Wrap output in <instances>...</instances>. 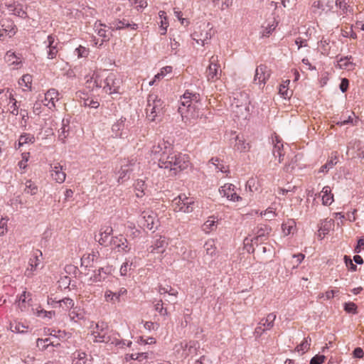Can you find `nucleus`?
<instances>
[{"label":"nucleus","mask_w":364,"mask_h":364,"mask_svg":"<svg viewBox=\"0 0 364 364\" xmlns=\"http://www.w3.org/2000/svg\"><path fill=\"white\" fill-rule=\"evenodd\" d=\"M58 95L59 93L58 90H56L54 88L50 89L47 91V92L45 94V101H48V103H51V105L53 107L55 106V100H58ZM49 104H47L48 106Z\"/></svg>","instance_id":"bb28decb"},{"label":"nucleus","mask_w":364,"mask_h":364,"mask_svg":"<svg viewBox=\"0 0 364 364\" xmlns=\"http://www.w3.org/2000/svg\"><path fill=\"white\" fill-rule=\"evenodd\" d=\"M132 262L129 263V259H126V261L122 264L120 267V274L121 276H126L127 274L128 270L131 269V266Z\"/></svg>","instance_id":"603ef678"},{"label":"nucleus","mask_w":364,"mask_h":364,"mask_svg":"<svg viewBox=\"0 0 364 364\" xmlns=\"http://www.w3.org/2000/svg\"><path fill=\"white\" fill-rule=\"evenodd\" d=\"M42 257V252L39 250H36L33 252L32 257L29 259V268L26 271V274L28 277L32 275L33 271H35L41 263L40 257Z\"/></svg>","instance_id":"2eb2a0df"},{"label":"nucleus","mask_w":364,"mask_h":364,"mask_svg":"<svg viewBox=\"0 0 364 364\" xmlns=\"http://www.w3.org/2000/svg\"><path fill=\"white\" fill-rule=\"evenodd\" d=\"M35 142V137L33 135L28 133H23L18 139V148L26 144H33Z\"/></svg>","instance_id":"2f4dec72"},{"label":"nucleus","mask_w":364,"mask_h":364,"mask_svg":"<svg viewBox=\"0 0 364 364\" xmlns=\"http://www.w3.org/2000/svg\"><path fill=\"white\" fill-rule=\"evenodd\" d=\"M210 360L205 355H202L198 360L196 361V364H211Z\"/></svg>","instance_id":"774afa93"},{"label":"nucleus","mask_w":364,"mask_h":364,"mask_svg":"<svg viewBox=\"0 0 364 364\" xmlns=\"http://www.w3.org/2000/svg\"><path fill=\"white\" fill-rule=\"evenodd\" d=\"M194 203L193 198L187 197L186 194H180L172 200V206L175 211L189 213L194 209Z\"/></svg>","instance_id":"423d86ee"},{"label":"nucleus","mask_w":364,"mask_h":364,"mask_svg":"<svg viewBox=\"0 0 364 364\" xmlns=\"http://www.w3.org/2000/svg\"><path fill=\"white\" fill-rule=\"evenodd\" d=\"M50 172L52 178L58 183H62L65 181L66 174L63 171V166L58 164L50 165Z\"/></svg>","instance_id":"dca6fc26"},{"label":"nucleus","mask_w":364,"mask_h":364,"mask_svg":"<svg viewBox=\"0 0 364 364\" xmlns=\"http://www.w3.org/2000/svg\"><path fill=\"white\" fill-rule=\"evenodd\" d=\"M31 300V294L23 291L18 299V306L21 311H24L27 306L26 303Z\"/></svg>","instance_id":"cd10ccee"},{"label":"nucleus","mask_w":364,"mask_h":364,"mask_svg":"<svg viewBox=\"0 0 364 364\" xmlns=\"http://www.w3.org/2000/svg\"><path fill=\"white\" fill-rule=\"evenodd\" d=\"M290 81L287 80L279 85V93L284 99H289L292 95V91L289 90L288 85Z\"/></svg>","instance_id":"c756f323"},{"label":"nucleus","mask_w":364,"mask_h":364,"mask_svg":"<svg viewBox=\"0 0 364 364\" xmlns=\"http://www.w3.org/2000/svg\"><path fill=\"white\" fill-rule=\"evenodd\" d=\"M113 270L112 266L109 265L100 267L94 271V274L90 277V280L95 283L104 282L109 275L112 274Z\"/></svg>","instance_id":"9b49d317"},{"label":"nucleus","mask_w":364,"mask_h":364,"mask_svg":"<svg viewBox=\"0 0 364 364\" xmlns=\"http://www.w3.org/2000/svg\"><path fill=\"white\" fill-rule=\"evenodd\" d=\"M239 95L241 97L242 102L240 104L239 103V99H238L239 96H238V95H237V97H234V100L236 101L235 102L236 106L240 107V106L244 105V106L247 107L249 104L247 94L245 92H240Z\"/></svg>","instance_id":"ea45409f"},{"label":"nucleus","mask_w":364,"mask_h":364,"mask_svg":"<svg viewBox=\"0 0 364 364\" xmlns=\"http://www.w3.org/2000/svg\"><path fill=\"white\" fill-rule=\"evenodd\" d=\"M112 246H114L119 252L127 253L131 250V245L122 235L114 236Z\"/></svg>","instance_id":"f8f14e48"},{"label":"nucleus","mask_w":364,"mask_h":364,"mask_svg":"<svg viewBox=\"0 0 364 364\" xmlns=\"http://www.w3.org/2000/svg\"><path fill=\"white\" fill-rule=\"evenodd\" d=\"M145 186H146L145 182H144V181H143L141 179H138L134 184L136 191H139V192L140 191L141 193H144Z\"/></svg>","instance_id":"bf43d9fd"},{"label":"nucleus","mask_w":364,"mask_h":364,"mask_svg":"<svg viewBox=\"0 0 364 364\" xmlns=\"http://www.w3.org/2000/svg\"><path fill=\"white\" fill-rule=\"evenodd\" d=\"M150 151L151 155L159 158L158 165L160 168H168L174 174L186 169L190 165L188 156L173 151L172 144L168 141H159L151 147Z\"/></svg>","instance_id":"f257e3e1"},{"label":"nucleus","mask_w":364,"mask_h":364,"mask_svg":"<svg viewBox=\"0 0 364 364\" xmlns=\"http://www.w3.org/2000/svg\"><path fill=\"white\" fill-rule=\"evenodd\" d=\"M113 229L110 225L102 226L100 230L99 239L96 240L98 243L104 247L112 245V240L114 236H112Z\"/></svg>","instance_id":"6e6552de"},{"label":"nucleus","mask_w":364,"mask_h":364,"mask_svg":"<svg viewBox=\"0 0 364 364\" xmlns=\"http://www.w3.org/2000/svg\"><path fill=\"white\" fill-rule=\"evenodd\" d=\"M50 345L53 346V342L50 341V338H38L37 339V346L38 347H42L43 349L47 348Z\"/></svg>","instance_id":"864d4df0"},{"label":"nucleus","mask_w":364,"mask_h":364,"mask_svg":"<svg viewBox=\"0 0 364 364\" xmlns=\"http://www.w3.org/2000/svg\"><path fill=\"white\" fill-rule=\"evenodd\" d=\"M69 128L70 127L68 125V122H67V123L65 124V121L63 119L62 122V127L59 130V135H58L59 139L61 140L63 142L65 141V139L68 136Z\"/></svg>","instance_id":"c9c22d12"},{"label":"nucleus","mask_w":364,"mask_h":364,"mask_svg":"<svg viewBox=\"0 0 364 364\" xmlns=\"http://www.w3.org/2000/svg\"><path fill=\"white\" fill-rule=\"evenodd\" d=\"M212 29L213 26L210 23L203 22L191 34V37L197 43L201 42L202 46H204L212 37Z\"/></svg>","instance_id":"39448f33"},{"label":"nucleus","mask_w":364,"mask_h":364,"mask_svg":"<svg viewBox=\"0 0 364 364\" xmlns=\"http://www.w3.org/2000/svg\"><path fill=\"white\" fill-rule=\"evenodd\" d=\"M159 292L161 294L168 293L169 295L174 296L176 297L178 295V291L176 290H175L174 289H173L171 286H167V287L160 286Z\"/></svg>","instance_id":"c03bdc74"},{"label":"nucleus","mask_w":364,"mask_h":364,"mask_svg":"<svg viewBox=\"0 0 364 364\" xmlns=\"http://www.w3.org/2000/svg\"><path fill=\"white\" fill-rule=\"evenodd\" d=\"M46 44V48H49L51 46H58V43L55 42V37L53 35H49L47 37V41H45Z\"/></svg>","instance_id":"052dcab7"},{"label":"nucleus","mask_w":364,"mask_h":364,"mask_svg":"<svg viewBox=\"0 0 364 364\" xmlns=\"http://www.w3.org/2000/svg\"><path fill=\"white\" fill-rule=\"evenodd\" d=\"M276 317L277 316L274 313H269L266 318H263L259 321V325H262L266 331L270 330L274 326Z\"/></svg>","instance_id":"b1692460"},{"label":"nucleus","mask_w":364,"mask_h":364,"mask_svg":"<svg viewBox=\"0 0 364 364\" xmlns=\"http://www.w3.org/2000/svg\"><path fill=\"white\" fill-rule=\"evenodd\" d=\"M351 59L352 56L350 55L341 58L338 60V65L341 69L352 70L355 66V64L350 61Z\"/></svg>","instance_id":"c85d7f7f"},{"label":"nucleus","mask_w":364,"mask_h":364,"mask_svg":"<svg viewBox=\"0 0 364 364\" xmlns=\"http://www.w3.org/2000/svg\"><path fill=\"white\" fill-rule=\"evenodd\" d=\"M87 354L84 352H76L74 353V358L72 364H88Z\"/></svg>","instance_id":"7c9ffc66"},{"label":"nucleus","mask_w":364,"mask_h":364,"mask_svg":"<svg viewBox=\"0 0 364 364\" xmlns=\"http://www.w3.org/2000/svg\"><path fill=\"white\" fill-rule=\"evenodd\" d=\"M16 7L14 8V15L17 16L23 19L27 18L28 17L27 12L26 11V8L23 4L18 2V4H16Z\"/></svg>","instance_id":"72a5a7b5"},{"label":"nucleus","mask_w":364,"mask_h":364,"mask_svg":"<svg viewBox=\"0 0 364 364\" xmlns=\"http://www.w3.org/2000/svg\"><path fill=\"white\" fill-rule=\"evenodd\" d=\"M75 52L77 53L78 58L85 57L88 54V50L86 49V48L82 46H80L78 48H77Z\"/></svg>","instance_id":"680f3d73"},{"label":"nucleus","mask_w":364,"mask_h":364,"mask_svg":"<svg viewBox=\"0 0 364 364\" xmlns=\"http://www.w3.org/2000/svg\"><path fill=\"white\" fill-rule=\"evenodd\" d=\"M272 154L275 158H279V163H281L283 160V144L281 141L278 140L277 137L276 142L274 144Z\"/></svg>","instance_id":"393cba45"},{"label":"nucleus","mask_w":364,"mask_h":364,"mask_svg":"<svg viewBox=\"0 0 364 364\" xmlns=\"http://www.w3.org/2000/svg\"><path fill=\"white\" fill-rule=\"evenodd\" d=\"M271 230H272L271 228H269L267 225H264V226L258 228V230L256 232V235H257V239L262 238L264 240H267Z\"/></svg>","instance_id":"e433bc0d"},{"label":"nucleus","mask_w":364,"mask_h":364,"mask_svg":"<svg viewBox=\"0 0 364 364\" xmlns=\"http://www.w3.org/2000/svg\"><path fill=\"white\" fill-rule=\"evenodd\" d=\"M163 301L162 300H159L157 301V303L154 305V309L158 311L160 315L161 316H167L168 311L166 308H164L163 306Z\"/></svg>","instance_id":"8fccbe9b"},{"label":"nucleus","mask_w":364,"mask_h":364,"mask_svg":"<svg viewBox=\"0 0 364 364\" xmlns=\"http://www.w3.org/2000/svg\"><path fill=\"white\" fill-rule=\"evenodd\" d=\"M136 160L134 159H124L121 165V168L118 173V182L123 183L130 178V173L133 171V167L136 165Z\"/></svg>","instance_id":"1a4fd4ad"},{"label":"nucleus","mask_w":364,"mask_h":364,"mask_svg":"<svg viewBox=\"0 0 364 364\" xmlns=\"http://www.w3.org/2000/svg\"><path fill=\"white\" fill-rule=\"evenodd\" d=\"M338 162V152L337 151H334V152L331 153V156L330 159H328L326 164L328 166V168H329L331 169L336 164H337Z\"/></svg>","instance_id":"09e8293b"},{"label":"nucleus","mask_w":364,"mask_h":364,"mask_svg":"<svg viewBox=\"0 0 364 364\" xmlns=\"http://www.w3.org/2000/svg\"><path fill=\"white\" fill-rule=\"evenodd\" d=\"M141 224L149 230L156 228V215L152 211H144L141 215Z\"/></svg>","instance_id":"4468645a"},{"label":"nucleus","mask_w":364,"mask_h":364,"mask_svg":"<svg viewBox=\"0 0 364 364\" xmlns=\"http://www.w3.org/2000/svg\"><path fill=\"white\" fill-rule=\"evenodd\" d=\"M97 34L99 36L103 38V40L101 41V42L100 43V44L98 46L99 47L102 46L104 41H109L110 38V36H111V33H107V31L103 28L99 29L97 31Z\"/></svg>","instance_id":"3c124183"},{"label":"nucleus","mask_w":364,"mask_h":364,"mask_svg":"<svg viewBox=\"0 0 364 364\" xmlns=\"http://www.w3.org/2000/svg\"><path fill=\"white\" fill-rule=\"evenodd\" d=\"M353 148L356 149L357 157L364 159V144L360 141H355L354 142Z\"/></svg>","instance_id":"79ce46f5"},{"label":"nucleus","mask_w":364,"mask_h":364,"mask_svg":"<svg viewBox=\"0 0 364 364\" xmlns=\"http://www.w3.org/2000/svg\"><path fill=\"white\" fill-rule=\"evenodd\" d=\"M326 359V356L323 355H316L311 360L310 364H322Z\"/></svg>","instance_id":"6e6d98bb"},{"label":"nucleus","mask_w":364,"mask_h":364,"mask_svg":"<svg viewBox=\"0 0 364 364\" xmlns=\"http://www.w3.org/2000/svg\"><path fill=\"white\" fill-rule=\"evenodd\" d=\"M198 97V95L186 91L183 97H181L178 108V112L181 114L182 117H188L189 116L192 118L199 117V113L198 112H196V107L192 103L193 100L197 102Z\"/></svg>","instance_id":"7ed1b4c3"},{"label":"nucleus","mask_w":364,"mask_h":364,"mask_svg":"<svg viewBox=\"0 0 364 364\" xmlns=\"http://www.w3.org/2000/svg\"><path fill=\"white\" fill-rule=\"evenodd\" d=\"M10 100L12 102V105L10 107V112L13 115L17 116L18 114V107L16 105L17 101L13 97H11Z\"/></svg>","instance_id":"4d7b16f0"},{"label":"nucleus","mask_w":364,"mask_h":364,"mask_svg":"<svg viewBox=\"0 0 364 364\" xmlns=\"http://www.w3.org/2000/svg\"><path fill=\"white\" fill-rule=\"evenodd\" d=\"M48 59H53L56 57L57 53L58 52L57 46H51L48 48Z\"/></svg>","instance_id":"e2e57ef3"},{"label":"nucleus","mask_w":364,"mask_h":364,"mask_svg":"<svg viewBox=\"0 0 364 364\" xmlns=\"http://www.w3.org/2000/svg\"><path fill=\"white\" fill-rule=\"evenodd\" d=\"M220 195L228 200L236 202L242 200V198L235 192V186L232 183H225L219 188Z\"/></svg>","instance_id":"9d476101"},{"label":"nucleus","mask_w":364,"mask_h":364,"mask_svg":"<svg viewBox=\"0 0 364 364\" xmlns=\"http://www.w3.org/2000/svg\"><path fill=\"white\" fill-rule=\"evenodd\" d=\"M57 303L59 304L60 306L65 308L66 310L74 306V301L68 297L59 300Z\"/></svg>","instance_id":"a19ab883"},{"label":"nucleus","mask_w":364,"mask_h":364,"mask_svg":"<svg viewBox=\"0 0 364 364\" xmlns=\"http://www.w3.org/2000/svg\"><path fill=\"white\" fill-rule=\"evenodd\" d=\"M311 346V338L308 340V338H304L301 343L296 347L298 352H301L304 353L305 351L308 350Z\"/></svg>","instance_id":"a18cd8bd"},{"label":"nucleus","mask_w":364,"mask_h":364,"mask_svg":"<svg viewBox=\"0 0 364 364\" xmlns=\"http://www.w3.org/2000/svg\"><path fill=\"white\" fill-rule=\"evenodd\" d=\"M174 14H175L176 17L180 21V22L182 25H186V26L188 25V21L186 18H184L182 17L183 14L181 11H178V10H176V9H174Z\"/></svg>","instance_id":"0e129e2a"},{"label":"nucleus","mask_w":364,"mask_h":364,"mask_svg":"<svg viewBox=\"0 0 364 364\" xmlns=\"http://www.w3.org/2000/svg\"><path fill=\"white\" fill-rule=\"evenodd\" d=\"M333 223L331 219L330 220H324L321 224L319 231L322 232L323 235L328 234L331 226L333 225Z\"/></svg>","instance_id":"4c0bfd02"},{"label":"nucleus","mask_w":364,"mask_h":364,"mask_svg":"<svg viewBox=\"0 0 364 364\" xmlns=\"http://www.w3.org/2000/svg\"><path fill=\"white\" fill-rule=\"evenodd\" d=\"M269 77L270 73L267 67L264 65H260L256 68L254 82H257L258 80V83L265 84Z\"/></svg>","instance_id":"f3484780"},{"label":"nucleus","mask_w":364,"mask_h":364,"mask_svg":"<svg viewBox=\"0 0 364 364\" xmlns=\"http://www.w3.org/2000/svg\"><path fill=\"white\" fill-rule=\"evenodd\" d=\"M210 63L206 70V76L208 80L215 81L219 79L220 73H218V68L220 65L216 63L218 61V56L213 55L210 58Z\"/></svg>","instance_id":"ddd939ff"},{"label":"nucleus","mask_w":364,"mask_h":364,"mask_svg":"<svg viewBox=\"0 0 364 364\" xmlns=\"http://www.w3.org/2000/svg\"><path fill=\"white\" fill-rule=\"evenodd\" d=\"M198 344L197 342L195 341H190L189 343H183L181 342L178 346H180V348H181L183 350L184 357L186 358L190 354L194 353L196 352Z\"/></svg>","instance_id":"5701e85b"},{"label":"nucleus","mask_w":364,"mask_h":364,"mask_svg":"<svg viewBox=\"0 0 364 364\" xmlns=\"http://www.w3.org/2000/svg\"><path fill=\"white\" fill-rule=\"evenodd\" d=\"M336 6L343 11V13L347 11V3L346 0H336Z\"/></svg>","instance_id":"338daca9"},{"label":"nucleus","mask_w":364,"mask_h":364,"mask_svg":"<svg viewBox=\"0 0 364 364\" xmlns=\"http://www.w3.org/2000/svg\"><path fill=\"white\" fill-rule=\"evenodd\" d=\"M97 87H102V81L99 82L98 75H96L94 81ZM120 80L116 77L115 74L109 73L104 80L103 90L107 94L119 93Z\"/></svg>","instance_id":"20e7f679"},{"label":"nucleus","mask_w":364,"mask_h":364,"mask_svg":"<svg viewBox=\"0 0 364 364\" xmlns=\"http://www.w3.org/2000/svg\"><path fill=\"white\" fill-rule=\"evenodd\" d=\"M210 161L212 164L215 166L216 168L220 170L223 173H227L228 171V167L224 166L223 164H221L220 160L219 159H211Z\"/></svg>","instance_id":"de8ad7c7"},{"label":"nucleus","mask_w":364,"mask_h":364,"mask_svg":"<svg viewBox=\"0 0 364 364\" xmlns=\"http://www.w3.org/2000/svg\"><path fill=\"white\" fill-rule=\"evenodd\" d=\"M343 261L348 270L351 272H355L357 270L356 264L353 263V259H352L349 256L345 255L343 257Z\"/></svg>","instance_id":"49530a36"},{"label":"nucleus","mask_w":364,"mask_h":364,"mask_svg":"<svg viewBox=\"0 0 364 364\" xmlns=\"http://www.w3.org/2000/svg\"><path fill=\"white\" fill-rule=\"evenodd\" d=\"M168 242H166V238L164 237L160 236L159 238L156 239L153 244L150 246V252L163 253L165 251Z\"/></svg>","instance_id":"412c9836"},{"label":"nucleus","mask_w":364,"mask_h":364,"mask_svg":"<svg viewBox=\"0 0 364 364\" xmlns=\"http://www.w3.org/2000/svg\"><path fill=\"white\" fill-rule=\"evenodd\" d=\"M323 193L322 200L325 205H330L333 201V195L329 186H325L321 191Z\"/></svg>","instance_id":"a878e982"},{"label":"nucleus","mask_w":364,"mask_h":364,"mask_svg":"<svg viewBox=\"0 0 364 364\" xmlns=\"http://www.w3.org/2000/svg\"><path fill=\"white\" fill-rule=\"evenodd\" d=\"M111 25L113 30H122L125 28L136 30L138 28L137 24L134 23H130L129 21L125 18H123L122 20H116L113 21Z\"/></svg>","instance_id":"aec40b11"},{"label":"nucleus","mask_w":364,"mask_h":364,"mask_svg":"<svg viewBox=\"0 0 364 364\" xmlns=\"http://www.w3.org/2000/svg\"><path fill=\"white\" fill-rule=\"evenodd\" d=\"M126 118L121 117L117 122L112 127V132L114 137H123L126 133L124 132L127 125L125 124Z\"/></svg>","instance_id":"6ab92c4d"},{"label":"nucleus","mask_w":364,"mask_h":364,"mask_svg":"<svg viewBox=\"0 0 364 364\" xmlns=\"http://www.w3.org/2000/svg\"><path fill=\"white\" fill-rule=\"evenodd\" d=\"M25 186L24 192L26 193L30 194L31 196L37 194L38 188L31 180H27Z\"/></svg>","instance_id":"473e14b6"},{"label":"nucleus","mask_w":364,"mask_h":364,"mask_svg":"<svg viewBox=\"0 0 364 364\" xmlns=\"http://www.w3.org/2000/svg\"><path fill=\"white\" fill-rule=\"evenodd\" d=\"M344 310L349 314H356L357 311V305L353 302H346L343 305Z\"/></svg>","instance_id":"37998d69"},{"label":"nucleus","mask_w":364,"mask_h":364,"mask_svg":"<svg viewBox=\"0 0 364 364\" xmlns=\"http://www.w3.org/2000/svg\"><path fill=\"white\" fill-rule=\"evenodd\" d=\"M127 293V289L122 287L117 292H113L111 290H107L105 292V299L108 302L115 304L116 302L121 301V297L126 295Z\"/></svg>","instance_id":"a211bd4d"},{"label":"nucleus","mask_w":364,"mask_h":364,"mask_svg":"<svg viewBox=\"0 0 364 364\" xmlns=\"http://www.w3.org/2000/svg\"><path fill=\"white\" fill-rule=\"evenodd\" d=\"M0 24L1 26V28H3L7 33V34H9V38L15 35L16 32V26L10 18L1 19Z\"/></svg>","instance_id":"4be33fe9"},{"label":"nucleus","mask_w":364,"mask_h":364,"mask_svg":"<svg viewBox=\"0 0 364 364\" xmlns=\"http://www.w3.org/2000/svg\"><path fill=\"white\" fill-rule=\"evenodd\" d=\"M146 353H132L126 355L125 360L129 361V360H136L139 361H142L143 360L147 358Z\"/></svg>","instance_id":"58836bf2"},{"label":"nucleus","mask_w":364,"mask_h":364,"mask_svg":"<svg viewBox=\"0 0 364 364\" xmlns=\"http://www.w3.org/2000/svg\"><path fill=\"white\" fill-rule=\"evenodd\" d=\"M164 102L155 94H150L147 97L146 107V118L154 122L161 120L164 114Z\"/></svg>","instance_id":"f03ea898"},{"label":"nucleus","mask_w":364,"mask_h":364,"mask_svg":"<svg viewBox=\"0 0 364 364\" xmlns=\"http://www.w3.org/2000/svg\"><path fill=\"white\" fill-rule=\"evenodd\" d=\"M294 221H291L289 224L283 223L282 225V230L286 235H289L291 232L293 228Z\"/></svg>","instance_id":"13d9d810"},{"label":"nucleus","mask_w":364,"mask_h":364,"mask_svg":"<svg viewBox=\"0 0 364 364\" xmlns=\"http://www.w3.org/2000/svg\"><path fill=\"white\" fill-rule=\"evenodd\" d=\"M215 221L214 220L208 219L203 224L204 230L211 231L216 228Z\"/></svg>","instance_id":"5fc2aeb1"},{"label":"nucleus","mask_w":364,"mask_h":364,"mask_svg":"<svg viewBox=\"0 0 364 364\" xmlns=\"http://www.w3.org/2000/svg\"><path fill=\"white\" fill-rule=\"evenodd\" d=\"M96 331L92 335L95 336V342L109 343L112 341V336L108 334V326L104 322L96 323Z\"/></svg>","instance_id":"0eeeda50"},{"label":"nucleus","mask_w":364,"mask_h":364,"mask_svg":"<svg viewBox=\"0 0 364 364\" xmlns=\"http://www.w3.org/2000/svg\"><path fill=\"white\" fill-rule=\"evenodd\" d=\"M349 80L347 78H342L339 85L341 91L344 93L348 89Z\"/></svg>","instance_id":"69168bd1"},{"label":"nucleus","mask_w":364,"mask_h":364,"mask_svg":"<svg viewBox=\"0 0 364 364\" xmlns=\"http://www.w3.org/2000/svg\"><path fill=\"white\" fill-rule=\"evenodd\" d=\"M20 59L15 53L9 50L6 52L5 55V60L11 65H18L21 63Z\"/></svg>","instance_id":"f704fd0d"}]
</instances>
